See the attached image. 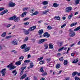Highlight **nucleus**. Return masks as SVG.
I'll return each mask as SVG.
<instances>
[{
  "label": "nucleus",
  "instance_id": "f257e3e1",
  "mask_svg": "<svg viewBox=\"0 0 80 80\" xmlns=\"http://www.w3.org/2000/svg\"><path fill=\"white\" fill-rule=\"evenodd\" d=\"M16 16H12V17L9 18H8V19L9 20H13L14 19V22H18L20 21V17H18L16 18Z\"/></svg>",
  "mask_w": 80,
  "mask_h": 80
},
{
  "label": "nucleus",
  "instance_id": "f03ea898",
  "mask_svg": "<svg viewBox=\"0 0 80 80\" xmlns=\"http://www.w3.org/2000/svg\"><path fill=\"white\" fill-rule=\"evenodd\" d=\"M8 68H10L9 70H13L14 68H16L17 67L16 66L13 65V64L11 63L9 65L7 66Z\"/></svg>",
  "mask_w": 80,
  "mask_h": 80
},
{
  "label": "nucleus",
  "instance_id": "7ed1b4c3",
  "mask_svg": "<svg viewBox=\"0 0 80 80\" xmlns=\"http://www.w3.org/2000/svg\"><path fill=\"white\" fill-rule=\"evenodd\" d=\"M7 69L6 68H4L0 72L2 73V77H5V73H6V71Z\"/></svg>",
  "mask_w": 80,
  "mask_h": 80
},
{
  "label": "nucleus",
  "instance_id": "20e7f679",
  "mask_svg": "<svg viewBox=\"0 0 80 80\" xmlns=\"http://www.w3.org/2000/svg\"><path fill=\"white\" fill-rule=\"evenodd\" d=\"M72 8L71 7H68L66 8V12H70L72 10Z\"/></svg>",
  "mask_w": 80,
  "mask_h": 80
},
{
  "label": "nucleus",
  "instance_id": "39448f33",
  "mask_svg": "<svg viewBox=\"0 0 80 80\" xmlns=\"http://www.w3.org/2000/svg\"><path fill=\"white\" fill-rule=\"evenodd\" d=\"M47 39H41L39 41L38 43L39 44H41V43H42L44 42L47 41Z\"/></svg>",
  "mask_w": 80,
  "mask_h": 80
},
{
  "label": "nucleus",
  "instance_id": "423d86ee",
  "mask_svg": "<svg viewBox=\"0 0 80 80\" xmlns=\"http://www.w3.org/2000/svg\"><path fill=\"white\" fill-rule=\"evenodd\" d=\"M15 3H13L12 2H10L9 3V6L10 7H15Z\"/></svg>",
  "mask_w": 80,
  "mask_h": 80
},
{
  "label": "nucleus",
  "instance_id": "0eeeda50",
  "mask_svg": "<svg viewBox=\"0 0 80 80\" xmlns=\"http://www.w3.org/2000/svg\"><path fill=\"white\" fill-rule=\"evenodd\" d=\"M11 43L13 45H18V41L17 40H13L12 41Z\"/></svg>",
  "mask_w": 80,
  "mask_h": 80
},
{
  "label": "nucleus",
  "instance_id": "6e6552de",
  "mask_svg": "<svg viewBox=\"0 0 80 80\" xmlns=\"http://www.w3.org/2000/svg\"><path fill=\"white\" fill-rule=\"evenodd\" d=\"M43 37L46 38H48L50 37V34H48V32H46L43 34Z\"/></svg>",
  "mask_w": 80,
  "mask_h": 80
},
{
  "label": "nucleus",
  "instance_id": "1a4fd4ad",
  "mask_svg": "<svg viewBox=\"0 0 80 80\" xmlns=\"http://www.w3.org/2000/svg\"><path fill=\"white\" fill-rule=\"evenodd\" d=\"M36 26H34L33 27L30 28L28 30V31H30V32L33 31V30H34L35 29H36Z\"/></svg>",
  "mask_w": 80,
  "mask_h": 80
},
{
  "label": "nucleus",
  "instance_id": "9d476101",
  "mask_svg": "<svg viewBox=\"0 0 80 80\" xmlns=\"http://www.w3.org/2000/svg\"><path fill=\"white\" fill-rule=\"evenodd\" d=\"M21 63H22V61H19L16 62L15 63V64L16 65H17V66H18L19 65H20Z\"/></svg>",
  "mask_w": 80,
  "mask_h": 80
},
{
  "label": "nucleus",
  "instance_id": "9b49d317",
  "mask_svg": "<svg viewBox=\"0 0 80 80\" xmlns=\"http://www.w3.org/2000/svg\"><path fill=\"white\" fill-rule=\"evenodd\" d=\"M69 35L71 37H74L75 35V32H71L69 33Z\"/></svg>",
  "mask_w": 80,
  "mask_h": 80
},
{
  "label": "nucleus",
  "instance_id": "f8f14e48",
  "mask_svg": "<svg viewBox=\"0 0 80 80\" xmlns=\"http://www.w3.org/2000/svg\"><path fill=\"white\" fill-rule=\"evenodd\" d=\"M73 13H70V14L68 16V18L69 20L71 19V18H72V17H73Z\"/></svg>",
  "mask_w": 80,
  "mask_h": 80
},
{
  "label": "nucleus",
  "instance_id": "ddd939ff",
  "mask_svg": "<svg viewBox=\"0 0 80 80\" xmlns=\"http://www.w3.org/2000/svg\"><path fill=\"white\" fill-rule=\"evenodd\" d=\"M27 15V12H24L20 15V17L23 18L24 17Z\"/></svg>",
  "mask_w": 80,
  "mask_h": 80
},
{
  "label": "nucleus",
  "instance_id": "4468645a",
  "mask_svg": "<svg viewBox=\"0 0 80 80\" xmlns=\"http://www.w3.org/2000/svg\"><path fill=\"white\" fill-rule=\"evenodd\" d=\"M27 76V74H24L22 77L20 78L21 80H22V79H23V78H25Z\"/></svg>",
  "mask_w": 80,
  "mask_h": 80
},
{
  "label": "nucleus",
  "instance_id": "2eb2a0df",
  "mask_svg": "<svg viewBox=\"0 0 80 80\" xmlns=\"http://www.w3.org/2000/svg\"><path fill=\"white\" fill-rule=\"evenodd\" d=\"M37 14H38V11H36L34 12L31 14V16H33V15H37Z\"/></svg>",
  "mask_w": 80,
  "mask_h": 80
},
{
  "label": "nucleus",
  "instance_id": "dca6fc26",
  "mask_svg": "<svg viewBox=\"0 0 80 80\" xmlns=\"http://www.w3.org/2000/svg\"><path fill=\"white\" fill-rule=\"evenodd\" d=\"M26 47H27V45L26 44H25L21 46V48H22V49H25Z\"/></svg>",
  "mask_w": 80,
  "mask_h": 80
},
{
  "label": "nucleus",
  "instance_id": "f3484780",
  "mask_svg": "<svg viewBox=\"0 0 80 80\" xmlns=\"http://www.w3.org/2000/svg\"><path fill=\"white\" fill-rule=\"evenodd\" d=\"M24 33L25 35H28L29 34V31L28 30L24 31Z\"/></svg>",
  "mask_w": 80,
  "mask_h": 80
},
{
  "label": "nucleus",
  "instance_id": "a211bd4d",
  "mask_svg": "<svg viewBox=\"0 0 80 80\" xmlns=\"http://www.w3.org/2000/svg\"><path fill=\"white\" fill-rule=\"evenodd\" d=\"M43 29H41V30H40L38 32L39 35H42V33H43Z\"/></svg>",
  "mask_w": 80,
  "mask_h": 80
},
{
  "label": "nucleus",
  "instance_id": "6ab92c4d",
  "mask_svg": "<svg viewBox=\"0 0 80 80\" xmlns=\"http://www.w3.org/2000/svg\"><path fill=\"white\" fill-rule=\"evenodd\" d=\"M77 73H78V72L76 71L75 72H73L72 73V77H75L76 75H77Z\"/></svg>",
  "mask_w": 80,
  "mask_h": 80
},
{
  "label": "nucleus",
  "instance_id": "aec40b11",
  "mask_svg": "<svg viewBox=\"0 0 80 80\" xmlns=\"http://www.w3.org/2000/svg\"><path fill=\"white\" fill-rule=\"evenodd\" d=\"M24 58V56H21L19 58V61H21V62H22V61L23 60Z\"/></svg>",
  "mask_w": 80,
  "mask_h": 80
},
{
  "label": "nucleus",
  "instance_id": "412c9836",
  "mask_svg": "<svg viewBox=\"0 0 80 80\" xmlns=\"http://www.w3.org/2000/svg\"><path fill=\"white\" fill-rule=\"evenodd\" d=\"M80 30V26H79L78 27H77V28H76L74 30V32H77V31H78Z\"/></svg>",
  "mask_w": 80,
  "mask_h": 80
},
{
  "label": "nucleus",
  "instance_id": "4be33fe9",
  "mask_svg": "<svg viewBox=\"0 0 80 80\" xmlns=\"http://www.w3.org/2000/svg\"><path fill=\"white\" fill-rule=\"evenodd\" d=\"M16 70H15L12 71V73H13V74H14L15 76H16V75H17V72H16Z\"/></svg>",
  "mask_w": 80,
  "mask_h": 80
},
{
  "label": "nucleus",
  "instance_id": "5701e85b",
  "mask_svg": "<svg viewBox=\"0 0 80 80\" xmlns=\"http://www.w3.org/2000/svg\"><path fill=\"white\" fill-rule=\"evenodd\" d=\"M30 48L28 47H27L26 48H25V52H28V51H29L30 50Z\"/></svg>",
  "mask_w": 80,
  "mask_h": 80
},
{
  "label": "nucleus",
  "instance_id": "b1692460",
  "mask_svg": "<svg viewBox=\"0 0 80 80\" xmlns=\"http://www.w3.org/2000/svg\"><path fill=\"white\" fill-rule=\"evenodd\" d=\"M48 12H49V10H45V11H43L42 13L43 15H45V14H46V13H48Z\"/></svg>",
  "mask_w": 80,
  "mask_h": 80
},
{
  "label": "nucleus",
  "instance_id": "393cba45",
  "mask_svg": "<svg viewBox=\"0 0 80 80\" xmlns=\"http://www.w3.org/2000/svg\"><path fill=\"white\" fill-rule=\"evenodd\" d=\"M30 67L31 68H32L33 67V62H31L30 63Z\"/></svg>",
  "mask_w": 80,
  "mask_h": 80
},
{
  "label": "nucleus",
  "instance_id": "a878e982",
  "mask_svg": "<svg viewBox=\"0 0 80 80\" xmlns=\"http://www.w3.org/2000/svg\"><path fill=\"white\" fill-rule=\"evenodd\" d=\"M68 63V61H67V60H65L64 61V65H67V64Z\"/></svg>",
  "mask_w": 80,
  "mask_h": 80
},
{
  "label": "nucleus",
  "instance_id": "bb28decb",
  "mask_svg": "<svg viewBox=\"0 0 80 80\" xmlns=\"http://www.w3.org/2000/svg\"><path fill=\"white\" fill-rule=\"evenodd\" d=\"M78 23L77 22H74L73 23L71 24L70 26L71 27H73V26H75V25H76Z\"/></svg>",
  "mask_w": 80,
  "mask_h": 80
},
{
  "label": "nucleus",
  "instance_id": "cd10ccee",
  "mask_svg": "<svg viewBox=\"0 0 80 80\" xmlns=\"http://www.w3.org/2000/svg\"><path fill=\"white\" fill-rule=\"evenodd\" d=\"M48 1H44L42 2V4L44 5H47L48 4Z\"/></svg>",
  "mask_w": 80,
  "mask_h": 80
},
{
  "label": "nucleus",
  "instance_id": "c85d7f7f",
  "mask_svg": "<svg viewBox=\"0 0 80 80\" xmlns=\"http://www.w3.org/2000/svg\"><path fill=\"white\" fill-rule=\"evenodd\" d=\"M6 34L7 33L6 32H4L3 34H2L1 36L2 37H5L6 36Z\"/></svg>",
  "mask_w": 80,
  "mask_h": 80
},
{
  "label": "nucleus",
  "instance_id": "c756f323",
  "mask_svg": "<svg viewBox=\"0 0 80 80\" xmlns=\"http://www.w3.org/2000/svg\"><path fill=\"white\" fill-rule=\"evenodd\" d=\"M80 2V0H76L75 1V5H78Z\"/></svg>",
  "mask_w": 80,
  "mask_h": 80
},
{
  "label": "nucleus",
  "instance_id": "7c9ffc66",
  "mask_svg": "<svg viewBox=\"0 0 80 80\" xmlns=\"http://www.w3.org/2000/svg\"><path fill=\"white\" fill-rule=\"evenodd\" d=\"M44 47H45V50H46V49H47L48 47V45L47 44H45L44 45Z\"/></svg>",
  "mask_w": 80,
  "mask_h": 80
},
{
  "label": "nucleus",
  "instance_id": "2f4dec72",
  "mask_svg": "<svg viewBox=\"0 0 80 80\" xmlns=\"http://www.w3.org/2000/svg\"><path fill=\"white\" fill-rule=\"evenodd\" d=\"M55 18H56L58 20H60V17L58 16H56L55 17Z\"/></svg>",
  "mask_w": 80,
  "mask_h": 80
},
{
  "label": "nucleus",
  "instance_id": "473e14b6",
  "mask_svg": "<svg viewBox=\"0 0 80 80\" xmlns=\"http://www.w3.org/2000/svg\"><path fill=\"white\" fill-rule=\"evenodd\" d=\"M53 48V46L52 45V44H49V48L52 49Z\"/></svg>",
  "mask_w": 80,
  "mask_h": 80
},
{
  "label": "nucleus",
  "instance_id": "72a5a7b5",
  "mask_svg": "<svg viewBox=\"0 0 80 80\" xmlns=\"http://www.w3.org/2000/svg\"><path fill=\"white\" fill-rule=\"evenodd\" d=\"M53 6L54 7H57L58 6V5L57 4V3H53Z\"/></svg>",
  "mask_w": 80,
  "mask_h": 80
},
{
  "label": "nucleus",
  "instance_id": "f704fd0d",
  "mask_svg": "<svg viewBox=\"0 0 80 80\" xmlns=\"http://www.w3.org/2000/svg\"><path fill=\"white\" fill-rule=\"evenodd\" d=\"M30 60H26L24 61V62L26 63H30Z\"/></svg>",
  "mask_w": 80,
  "mask_h": 80
},
{
  "label": "nucleus",
  "instance_id": "c9c22d12",
  "mask_svg": "<svg viewBox=\"0 0 80 80\" xmlns=\"http://www.w3.org/2000/svg\"><path fill=\"white\" fill-rule=\"evenodd\" d=\"M64 48H65V47H62V48H60V49H59L58 51V52H60V51H62L63 50V49Z\"/></svg>",
  "mask_w": 80,
  "mask_h": 80
},
{
  "label": "nucleus",
  "instance_id": "e433bc0d",
  "mask_svg": "<svg viewBox=\"0 0 80 80\" xmlns=\"http://www.w3.org/2000/svg\"><path fill=\"white\" fill-rule=\"evenodd\" d=\"M77 62H78V60H77L76 59V60L74 59L73 61L72 62V63H77Z\"/></svg>",
  "mask_w": 80,
  "mask_h": 80
},
{
  "label": "nucleus",
  "instance_id": "4c0bfd02",
  "mask_svg": "<svg viewBox=\"0 0 80 80\" xmlns=\"http://www.w3.org/2000/svg\"><path fill=\"white\" fill-rule=\"evenodd\" d=\"M43 58V57H42L39 58H38V61H40V60H42Z\"/></svg>",
  "mask_w": 80,
  "mask_h": 80
},
{
  "label": "nucleus",
  "instance_id": "58836bf2",
  "mask_svg": "<svg viewBox=\"0 0 80 80\" xmlns=\"http://www.w3.org/2000/svg\"><path fill=\"white\" fill-rule=\"evenodd\" d=\"M56 67V68H59L60 67V65L59 64H57Z\"/></svg>",
  "mask_w": 80,
  "mask_h": 80
},
{
  "label": "nucleus",
  "instance_id": "ea45409f",
  "mask_svg": "<svg viewBox=\"0 0 80 80\" xmlns=\"http://www.w3.org/2000/svg\"><path fill=\"white\" fill-rule=\"evenodd\" d=\"M47 28H48V30H51V29H52V27H51V26H48Z\"/></svg>",
  "mask_w": 80,
  "mask_h": 80
},
{
  "label": "nucleus",
  "instance_id": "a19ab883",
  "mask_svg": "<svg viewBox=\"0 0 80 80\" xmlns=\"http://www.w3.org/2000/svg\"><path fill=\"white\" fill-rule=\"evenodd\" d=\"M75 80H80V79L79 78L77 77H75Z\"/></svg>",
  "mask_w": 80,
  "mask_h": 80
},
{
  "label": "nucleus",
  "instance_id": "79ce46f5",
  "mask_svg": "<svg viewBox=\"0 0 80 80\" xmlns=\"http://www.w3.org/2000/svg\"><path fill=\"white\" fill-rule=\"evenodd\" d=\"M39 70L40 71H41V72H44V71H43V69L42 68H41Z\"/></svg>",
  "mask_w": 80,
  "mask_h": 80
},
{
  "label": "nucleus",
  "instance_id": "37998d69",
  "mask_svg": "<svg viewBox=\"0 0 80 80\" xmlns=\"http://www.w3.org/2000/svg\"><path fill=\"white\" fill-rule=\"evenodd\" d=\"M39 63L40 64V65H42V64H43V63H44V61H41L39 62Z\"/></svg>",
  "mask_w": 80,
  "mask_h": 80
},
{
  "label": "nucleus",
  "instance_id": "c03bdc74",
  "mask_svg": "<svg viewBox=\"0 0 80 80\" xmlns=\"http://www.w3.org/2000/svg\"><path fill=\"white\" fill-rule=\"evenodd\" d=\"M47 75V72H44L43 74H42V76H45V75Z\"/></svg>",
  "mask_w": 80,
  "mask_h": 80
},
{
  "label": "nucleus",
  "instance_id": "a18cd8bd",
  "mask_svg": "<svg viewBox=\"0 0 80 80\" xmlns=\"http://www.w3.org/2000/svg\"><path fill=\"white\" fill-rule=\"evenodd\" d=\"M66 26V24H64L63 25H62L61 27V28H63L64 27H65Z\"/></svg>",
  "mask_w": 80,
  "mask_h": 80
},
{
  "label": "nucleus",
  "instance_id": "49530a36",
  "mask_svg": "<svg viewBox=\"0 0 80 80\" xmlns=\"http://www.w3.org/2000/svg\"><path fill=\"white\" fill-rule=\"evenodd\" d=\"M28 19H29V18H25L23 19V21H27V20H28Z\"/></svg>",
  "mask_w": 80,
  "mask_h": 80
},
{
  "label": "nucleus",
  "instance_id": "de8ad7c7",
  "mask_svg": "<svg viewBox=\"0 0 80 80\" xmlns=\"http://www.w3.org/2000/svg\"><path fill=\"white\" fill-rule=\"evenodd\" d=\"M59 60H60V61H63V57H62L60 58H59Z\"/></svg>",
  "mask_w": 80,
  "mask_h": 80
},
{
  "label": "nucleus",
  "instance_id": "09e8293b",
  "mask_svg": "<svg viewBox=\"0 0 80 80\" xmlns=\"http://www.w3.org/2000/svg\"><path fill=\"white\" fill-rule=\"evenodd\" d=\"M3 12H4V13H7V12H8V10L7 9H6L5 10H4Z\"/></svg>",
  "mask_w": 80,
  "mask_h": 80
},
{
  "label": "nucleus",
  "instance_id": "8fccbe9b",
  "mask_svg": "<svg viewBox=\"0 0 80 80\" xmlns=\"http://www.w3.org/2000/svg\"><path fill=\"white\" fill-rule=\"evenodd\" d=\"M12 24H10L8 25L7 26V28H9V27H10V26H12Z\"/></svg>",
  "mask_w": 80,
  "mask_h": 80
},
{
  "label": "nucleus",
  "instance_id": "3c124183",
  "mask_svg": "<svg viewBox=\"0 0 80 80\" xmlns=\"http://www.w3.org/2000/svg\"><path fill=\"white\" fill-rule=\"evenodd\" d=\"M28 40V38H25V39L24 40V42H27V40Z\"/></svg>",
  "mask_w": 80,
  "mask_h": 80
},
{
  "label": "nucleus",
  "instance_id": "603ef678",
  "mask_svg": "<svg viewBox=\"0 0 80 80\" xmlns=\"http://www.w3.org/2000/svg\"><path fill=\"white\" fill-rule=\"evenodd\" d=\"M69 31L70 32V33H72L73 32V30L72 29H69Z\"/></svg>",
  "mask_w": 80,
  "mask_h": 80
},
{
  "label": "nucleus",
  "instance_id": "864d4df0",
  "mask_svg": "<svg viewBox=\"0 0 80 80\" xmlns=\"http://www.w3.org/2000/svg\"><path fill=\"white\" fill-rule=\"evenodd\" d=\"M35 11L34 9H32L30 11V13H33Z\"/></svg>",
  "mask_w": 80,
  "mask_h": 80
},
{
  "label": "nucleus",
  "instance_id": "5fc2aeb1",
  "mask_svg": "<svg viewBox=\"0 0 80 80\" xmlns=\"http://www.w3.org/2000/svg\"><path fill=\"white\" fill-rule=\"evenodd\" d=\"M12 37V36H8L6 37V38H10Z\"/></svg>",
  "mask_w": 80,
  "mask_h": 80
},
{
  "label": "nucleus",
  "instance_id": "6e6d98bb",
  "mask_svg": "<svg viewBox=\"0 0 80 80\" xmlns=\"http://www.w3.org/2000/svg\"><path fill=\"white\" fill-rule=\"evenodd\" d=\"M47 60L48 62H49L51 61V59L50 58H48L47 59Z\"/></svg>",
  "mask_w": 80,
  "mask_h": 80
},
{
  "label": "nucleus",
  "instance_id": "4d7b16f0",
  "mask_svg": "<svg viewBox=\"0 0 80 80\" xmlns=\"http://www.w3.org/2000/svg\"><path fill=\"white\" fill-rule=\"evenodd\" d=\"M28 9V7L25 8H23V10L25 11V10H27V9Z\"/></svg>",
  "mask_w": 80,
  "mask_h": 80
},
{
  "label": "nucleus",
  "instance_id": "13d9d810",
  "mask_svg": "<svg viewBox=\"0 0 80 80\" xmlns=\"http://www.w3.org/2000/svg\"><path fill=\"white\" fill-rule=\"evenodd\" d=\"M5 9V8H0V11H2V10H3Z\"/></svg>",
  "mask_w": 80,
  "mask_h": 80
},
{
  "label": "nucleus",
  "instance_id": "bf43d9fd",
  "mask_svg": "<svg viewBox=\"0 0 80 80\" xmlns=\"http://www.w3.org/2000/svg\"><path fill=\"white\" fill-rule=\"evenodd\" d=\"M23 70H22L21 73H20V75H22L23 74Z\"/></svg>",
  "mask_w": 80,
  "mask_h": 80
},
{
  "label": "nucleus",
  "instance_id": "052dcab7",
  "mask_svg": "<svg viewBox=\"0 0 80 80\" xmlns=\"http://www.w3.org/2000/svg\"><path fill=\"white\" fill-rule=\"evenodd\" d=\"M24 24L25 25H28V24H29V23H28V22H25V23H24Z\"/></svg>",
  "mask_w": 80,
  "mask_h": 80
},
{
  "label": "nucleus",
  "instance_id": "680f3d73",
  "mask_svg": "<svg viewBox=\"0 0 80 80\" xmlns=\"http://www.w3.org/2000/svg\"><path fill=\"white\" fill-rule=\"evenodd\" d=\"M70 50V48H69L68 50H67V53H68V51H69Z\"/></svg>",
  "mask_w": 80,
  "mask_h": 80
},
{
  "label": "nucleus",
  "instance_id": "e2e57ef3",
  "mask_svg": "<svg viewBox=\"0 0 80 80\" xmlns=\"http://www.w3.org/2000/svg\"><path fill=\"white\" fill-rule=\"evenodd\" d=\"M3 14H5V13H4L3 12H2L0 13V15H3Z\"/></svg>",
  "mask_w": 80,
  "mask_h": 80
},
{
  "label": "nucleus",
  "instance_id": "0e129e2a",
  "mask_svg": "<svg viewBox=\"0 0 80 80\" xmlns=\"http://www.w3.org/2000/svg\"><path fill=\"white\" fill-rule=\"evenodd\" d=\"M65 80H70V78H65Z\"/></svg>",
  "mask_w": 80,
  "mask_h": 80
},
{
  "label": "nucleus",
  "instance_id": "69168bd1",
  "mask_svg": "<svg viewBox=\"0 0 80 80\" xmlns=\"http://www.w3.org/2000/svg\"><path fill=\"white\" fill-rule=\"evenodd\" d=\"M42 22H43V21H42V20L39 21H38V23H41Z\"/></svg>",
  "mask_w": 80,
  "mask_h": 80
},
{
  "label": "nucleus",
  "instance_id": "338daca9",
  "mask_svg": "<svg viewBox=\"0 0 80 80\" xmlns=\"http://www.w3.org/2000/svg\"><path fill=\"white\" fill-rule=\"evenodd\" d=\"M2 49V46L1 45H0V50Z\"/></svg>",
  "mask_w": 80,
  "mask_h": 80
},
{
  "label": "nucleus",
  "instance_id": "774afa93",
  "mask_svg": "<svg viewBox=\"0 0 80 80\" xmlns=\"http://www.w3.org/2000/svg\"><path fill=\"white\" fill-rule=\"evenodd\" d=\"M25 80H30V79H28V77H27L25 79Z\"/></svg>",
  "mask_w": 80,
  "mask_h": 80
}]
</instances>
